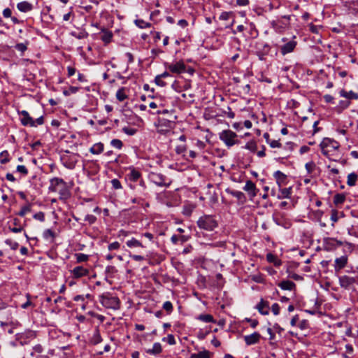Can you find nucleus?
<instances>
[{"instance_id":"obj_37","label":"nucleus","mask_w":358,"mask_h":358,"mask_svg":"<svg viewBox=\"0 0 358 358\" xmlns=\"http://www.w3.org/2000/svg\"><path fill=\"white\" fill-rule=\"evenodd\" d=\"M227 192L238 200L244 201L245 199V194L242 192L235 190H227Z\"/></svg>"},{"instance_id":"obj_1","label":"nucleus","mask_w":358,"mask_h":358,"mask_svg":"<svg viewBox=\"0 0 358 358\" xmlns=\"http://www.w3.org/2000/svg\"><path fill=\"white\" fill-rule=\"evenodd\" d=\"M48 189L50 192H58L60 195V199L66 200L71 196L66 182L60 178L55 177L50 179Z\"/></svg>"},{"instance_id":"obj_40","label":"nucleus","mask_w":358,"mask_h":358,"mask_svg":"<svg viewBox=\"0 0 358 358\" xmlns=\"http://www.w3.org/2000/svg\"><path fill=\"white\" fill-rule=\"evenodd\" d=\"M350 101L349 100H341L340 101L336 108L338 112H341L344 109L347 108L350 106Z\"/></svg>"},{"instance_id":"obj_29","label":"nucleus","mask_w":358,"mask_h":358,"mask_svg":"<svg viewBox=\"0 0 358 358\" xmlns=\"http://www.w3.org/2000/svg\"><path fill=\"white\" fill-rule=\"evenodd\" d=\"M258 46H259V48L260 47L263 48V52L261 53V52H258V53H257L259 59L261 60H262V59H264V56L265 55H267L268 53V52L270 51V46L268 44L264 43H259Z\"/></svg>"},{"instance_id":"obj_8","label":"nucleus","mask_w":358,"mask_h":358,"mask_svg":"<svg viewBox=\"0 0 358 358\" xmlns=\"http://www.w3.org/2000/svg\"><path fill=\"white\" fill-rule=\"evenodd\" d=\"M339 284L341 287L349 289L355 284H358V276L343 275L339 278Z\"/></svg>"},{"instance_id":"obj_25","label":"nucleus","mask_w":358,"mask_h":358,"mask_svg":"<svg viewBox=\"0 0 358 358\" xmlns=\"http://www.w3.org/2000/svg\"><path fill=\"white\" fill-rule=\"evenodd\" d=\"M189 238L186 236H177L173 235L171 238V241L173 244L176 245L178 243L183 244L188 241Z\"/></svg>"},{"instance_id":"obj_58","label":"nucleus","mask_w":358,"mask_h":358,"mask_svg":"<svg viewBox=\"0 0 358 358\" xmlns=\"http://www.w3.org/2000/svg\"><path fill=\"white\" fill-rule=\"evenodd\" d=\"M43 237L45 239H48L49 238H55V233L51 229H46L43 232Z\"/></svg>"},{"instance_id":"obj_63","label":"nucleus","mask_w":358,"mask_h":358,"mask_svg":"<svg viewBox=\"0 0 358 358\" xmlns=\"http://www.w3.org/2000/svg\"><path fill=\"white\" fill-rule=\"evenodd\" d=\"M96 220V218L93 215H87L85 217V221L88 222L90 224H93Z\"/></svg>"},{"instance_id":"obj_16","label":"nucleus","mask_w":358,"mask_h":358,"mask_svg":"<svg viewBox=\"0 0 358 358\" xmlns=\"http://www.w3.org/2000/svg\"><path fill=\"white\" fill-rule=\"evenodd\" d=\"M129 170L130 172L127 174V178L129 182H138L142 180L141 178V174L138 170L134 168H130Z\"/></svg>"},{"instance_id":"obj_62","label":"nucleus","mask_w":358,"mask_h":358,"mask_svg":"<svg viewBox=\"0 0 358 358\" xmlns=\"http://www.w3.org/2000/svg\"><path fill=\"white\" fill-rule=\"evenodd\" d=\"M122 130L125 134L130 135V136L134 135L136 131V130L135 129L129 128V127H124L122 129Z\"/></svg>"},{"instance_id":"obj_2","label":"nucleus","mask_w":358,"mask_h":358,"mask_svg":"<svg viewBox=\"0 0 358 358\" xmlns=\"http://www.w3.org/2000/svg\"><path fill=\"white\" fill-rule=\"evenodd\" d=\"M320 146L322 153L330 159H332L333 157L338 155L340 144L332 138H324ZM333 160L335 159H333Z\"/></svg>"},{"instance_id":"obj_57","label":"nucleus","mask_w":358,"mask_h":358,"mask_svg":"<svg viewBox=\"0 0 358 358\" xmlns=\"http://www.w3.org/2000/svg\"><path fill=\"white\" fill-rule=\"evenodd\" d=\"M16 170L17 172L22 173L24 176H26L28 174V170L24 165H18L16 168Z\"/></svg>"},{"instance_id":"obj_17","label":"nucleus","mask_w":358,"mask_h":358,"mask_svg":"<svg viewBox=\"0 0 358 358\" xmlns=\"http://www.w3.org/2000/svg\"><path fill=\"white\" fill-rule=\"evenodd\" d=\"M296 45V42L294 41H289L288 43L283 45L280 48L281 53L285 55L289 52H292Z\"/></svg>"},{"instance_id":"obj_56","label":"nucleus","mask_w":358,"mask_h":358,"mask_svg":"<svg viewBox=\"0 0 358 358\" xmlns=\"http://www.w3.org/2000/svg\"><path fill=\"white\" fill-rule=\"evenodd\" d=\"M164 341H166L169 345H175L176 344V339L173 334H169L166 338H163Z\"/></svg>"},{"instance_id":"obj_53","label":"nucleus","mask_w":358,"mask_h":358,"mask_svg":"<svg viewBox=\"0 0 358 358\" xmlns=\"http://www.w3.org/2000/svg\"><path fill=\"white\" fill-rule=\"evenodd\" d=\"M338 218H339V217H338V211L336 210H332L331 214V220L332 221V224H331L332 226H334V223L338 222Z\"/></svg>"},{"instance_id":"obj_44","label":"nucleus","mask_w":358,"mask_h":358,"mask_svg":"<svg viewBox=\"0 0 358 358\" xmlns=\"http://www.w3.org/2000/svg\"><path fill=\"white\" fill-rule=\"evenodd\" d=\"M105 271L107 276L113 278L114 275L117 272V270L114 266H106Z\"/></svg>"},{"instance_id":"obj_12","label":"nucleus","mask_w":358,"mask_h":358,"mask_svg":"<svg viewBox=\"0 0 358 358\" xmlns=\"http://www.w3.org/2000/svg\"><path fill=\"white\" fill-rule=\"evenodd\" d=\"M71 273L74 278H80L87 275L89 274V270L83 266H78L71 271Z\"/></svg>"},{"instance_id":"obj_23","label":"nucleus","mask_w":358,"mask_h":358,"mask_svg":"<svg viewBox=\"0 0 358 358\" xmlns=\"http://www.w3.org/2000/svg\"><path fill=\"white\" fill-rule=\"evenodd\" d=\"M17 8L20 11L26 13L30 11L33 6L30 3L27 1H22L17 4Z\"/></svg>"},{"instance_id":"obj_27","label":"nucleus","mask_w":358,"mask_h":358,"mask_svg":"<svg viewBox=\"0 0 358 358\" xmlns=\"http://www.w3.org/2000/svg\"><path fill=\"white\" fill-rule=\"evenodd\" d=\"M103 150V144L101 143H97L94 144L90 149L91 153L94 155H99Z\"/></svg>"},{"instance_id":"obj_38","label":"nucleus","mask_w":358,"mask_h":358,"mask_svg":"<svg viewBox=\"0 0 358 358\" xmlns=\"http://www.w3.org/2000/svg\"><path fill=\"white\" fill-rule=\"evenodd\" d=\"M10 161L9 153L7 150H4L0 153V163L6 164Z\"/></svg>"},{"instance_id":"obj_45","label":"nucleus","mask_w":358,"mask_h":358,"mask_svg":"<svg viewBox=\"0 0 358 358\" xmlns=\"http://www.w3.org/2000/svg\"><path fill=\"white\" fill-rule=\"evenodd\" d=\"M75 257L78 263L87 262L89 259V256L83 253H76Z\"/></svg>"},{"instance_id":"obj_11","label":"nucleus","mask_w":358,"mask_h":358,"mask_svg":"<svg viewBox=\"0 0 358 358\" xmlns=\"http://www.w3.org/2000/svg\"><path fill=\"white\" fill-rule=\"evenodd\" d=\"M243 189L244 191L248 192L251 199L255 197L258 192V189H257L255 184L250 180H248L246 181Z\"/></svg>"},{"instance_id":"obj_55","label":"nucleus","mask_w":358,"mask_h":358,"mask_svg":"<svg viewBox=\"0 0 358 358\" xmlns=\"http://www.w3.org/2000/svg\"><path fill=\"white\" fill-rule=\"evenodd\" d=\"M136 24L141 29L147 28L150 27V24L146 22H144L142 20H136Z\"/></svg>"},{"instance_id":"obj_59","label":"nucleus","mask_w":358,"mask_h":358,"mask_svg":"<svg viewBox=\"0 0 358 358\" xmlns=\"http://www.w3.org/2000/svg\"><path fill=\"white\" fill-rule=\"evenodd\" d=\"M33 217L35 220H39L41 222H43L45 220V214L43 212H38L34 214Z\"/></svg>"},{"instance_id":"obj_6","label":"nucleus","mask_w":358,"mask_h":358,"mask_svg":"<svg viewBox=\"0 0 358 358\" xmlns=\"http://www.w3.org/2000/svg\"><path fill=\"white\" fill-rule=\"evenodd\" d=\"M219 136L220 139L229 148L239 143L237 134L230 129L223 130Z\"/></svg>"},{"instance_id":"obj_34","label":"nucleus","mask_w":358,"mask_h":358,"mask_svg":"<svg viewBox=\"0 0 358 358\" xmlns=\"http://www.w3.org/2000/svg\"><path fill=\"white\" fill-rule=\"evenodd\" d=\"M116 98L120 101H123L127 99V95L125 93V88L121 87L116 92Z\"/></svg>"},{"instance_id":"obj_14","label":"nucleus","mask_w":358,"mask_h":358,"mask_svg":"<svg viewBox=\"0 0 358 358\" xmlns=\"http://www.w3.org/2000/svg\"><path fill=\"white\" fill-rule=\"evenodd\" d=\"M261 335L258 332H254L252 334L244 336L243 339L248 345H255L259 342Z\"/></svg>"},{"instance_id":"obj_36","label":"nucleus","mask_w":358,"mask_h":358,"mask_svg":"<svg viewBox=\"0 0 358 358\" xmlns=\"http://www.w3.org/2000/svg\"><path fill=\"white\" fill-rule=\"evenodd\" d=\"M357 180V175L355 173H351L348 176L347 184L349 186H354Z\"/></svg>"},{"instance_id":"obj_18","label":"nucleus","mask_w":358,"mask_h":358,"mask_svg":"<svg viewBox=\"0 0 358 358\" xmlns=\"http://www.w3.org/2000/svg\"><path fill=\"white\" fill-rule=\"evenodd\" d=\"M256 308L262 315H266L268 314V302L264 301L263 299H261L260 302L257 305Z\"/></svg>"},{"instance_id":"obj_60","label":"nucleus","mask_w":358,"mask_h":358,"mask_svg":"<svg viewBox=\"0 0 358 358\" xmlns=\"http://www.w3.org/2000/svg\"><path fill=\"white\" fill-rule=\"evenodd\" d=\"M112 186L115 189H119L122 188V185L119 180L117 179H113L111 180Z\"/></svg>"},{"instance_id":"obj_50","label":"nucleus","mask_w":358,"mask_h":358,"mask_svg":"<svg viewBox=\"0 0 358 358\" xmlns=\"http://www.w3.org/2000/svg\"><path fill=\"white\" fill-rule=\"evenodd\" d=\"M159 125L165 126L168 128H172V126L173 124V122L171 120H166L164 118H160L159 120Z\"/></svg>"},{"instance_id":"obj_20","label":"nucleus","mask_w":358,"mask_h":358,"mask_svg":"<svg viewBox=\"0 0 358 358\" xmlns=\"http://www.w3.org/2000/svg\"><path fill=\"white\" fill-rule=\"evenodd\" d=\"M213 353L208 350H203L198 353H193L190 355L189 358H211Z\"/></svg>"},{"instance_id":"obj_3","label":"nucleus","mask_w":358,"mask_h":358,"mask_svg":"<svg viewBox=\"0 0 358 358\" xmlns=\"http://www.w3.org/2000/svg\"><path fill=\"white\" fill-rule=\"evenodd\" d=\"M100 303L106 308L117 310L120 308V301L118 297L110 292H105L99 296Z\"/></svg>"},{"instance_id":"obj_19","label":"nucleus","mask_w":358,"mask_h":358,"mask_svg":"<svg viewBox=\"0 0 358 358\" xmlns=\"http://www.w3.org/2000/svg\"><path fill=\"white\" fill-rule=\"evenodd\" d=\"M36 337V332L32 330H27L20 334V338L23 340V343L27 344V339L32 340Z\"/></svg>"},{"instance_id":"obj_28","label":"nucleus","mask_w":358,"mask_h":358,"mask_svg":"<svg viewBox=\"0 0 358 358\" xmlns=\"http://www.w3.org/2000/svg\"><path fill=\"white\" fill-rule=\"evenodd\" d=\"M162 345L159 343H155L151 349L146 350V352L149 355H158L162 352Z\"/></svg>"},{"instance_id":"obj_47","label":"nucleus","mask_w":358,"mask_h":358,"mask_svg":"<svg viewBox=\"0 0 358 358\" xmlns=\"http://www.w3.org/2000/svg\"><path fill=\"white\" fill-rule=\"evenodd\" d=\"M244 148L254 152L257 150V145L255 141H251L247 143Z\"/></svg>"},{"instance_id":"obj_30","label":"nucleus","mask_w":358,"mask_h":358,"mask_svg":"<svg viewBox=\"0 0 358 358\" xmlns=\"http://www.w3.org/2000/svg\"><path fill=\"white\" fill-rule=\"evenodd\" d=\"M197 320L202 321L206 323H215V321L213 319V317L210 314H201L199 315L197 317Z\"/></svg>"},{"instance_id":"obj_54","label":"nucleus","mask_w":358,"mask_h":358,"mask_svg":"<svg viewBox=\"0 0 358 358\" xmlns=\"http://www.w3.org/2000/svg\"><path fill=\"white\" fill-rule=\"evenodd\" d=\"M120 248V243L117 241H115L112 243H110L108 246V249L109 251L117 250Z\"/></svg>"},{"instance_id":"obj_7","label":"nucleus","mask_w":358,"mask_h":358,"mask_svg":"<svg viewBox=\"0 0 358 358\" xmlns=\"http://www.w3.org/2000/svg\"><path fill=\"white\" fill-rule=\"evenodd\" d=\"M164 65L165 67L172 73L180 74L186 71V65L182 60L171 63H165Z\"/></svg>"},{"instance_id":"obj_49","label":"nucleus","mask_w":358,"mask_h":358,"mask_svg":"<svg viewBox=\"0 0 358 358\" xmlns=\"http://www.w3.org/2000/svg\"><path fill=\"white\" fill-rule=\"evenodd\" d=\"M5 243L6 245L10 246V248L13 250H15L18 248L19 244L16 241H15L12 239H10V238L6 239L5 241Z\"/></svg>"},{"instance_id":"obj_31","label":"nucleus","mask_w":358,"mask_h":358,"mask_svg":"<svg viewBox=\"0 0 358 358\" xmlns=\"http://www.w3.org/2000/svg\"><path fill=\"white\" fill-rule=\"evenodd\" d=\"M11 315L12 314L10 309L3 310L0 313V315L2 319H5L6 321L9 322L10 324H13V322L12 321Z\"/></svg>"},{"instance_id":"obj_46","label":"nucleus","mask_w":358,"mask_h":358,"mask_svg":"<svg viewBox=\"0 0 358 358\" xmlns=\"http://www.w3.org/2000/svg\"><path fill=\"white\" fill-rule=\"evenodd\" d=\"M43 352V348L41 344H37L32 348V352L30 353L31 357H34L36 353L41 354Z\"/></svg>"},{"instance_id":"obj_13","label":"nucleus","mask_w":358,"mask_h":358,"mask_svg":"<svg viewBox=\"0 0 358 358\" xmlns=\"http://www.w3.org/2000/svg\"><path fill=\"white\" fill-rule=\"evenodd\" d=\"M129 186L131 189L141 195L144 194L146 188L145 183L143 180H141L138 182H129Z\"/></svg>"},{"instance_id":"obj_32","label":"nucleus","mask_w":358,"mask_h":358,"mask_svg":"<svg viewBox=\"0 0 358 358\" xmlns=\"http://www.w3.org/2000/svg\"><path fill=\"white\" fill-rule=\"evenodd\" d=\"M274 177L279 187H281L282 183L284 182L286 179V176L280 171H277L274 173Z\"/></svg>"},{"instance_id":"obj_43","label":"nucleus","mask_w":358,"mask_h":358,"mask_svg":"<svg viewBox=\"0 0 358 358\" xmlns=\"http://www.w3.org/2000/svg\"><path fill=\"white\" fill-rule=\"evenodd\" d=\"M101 341H102V338L100 335V333L98 330H96L93 334L92 338V343L94 345H97V344L100 343Z\"/></svg>"},{"instance_id":"obj_5","label":"nucleus","mask_w":358,"mask_h":358,"mask_svg":"<svg viewBox=\"0 0 358 358\" xmlns=\"http://www.w3.org/2000/svg\"><path fill=\"white\" fill-rule=\"evenodd\" d=\"M197 226L201 229L213 231L217 227V222L212 215H205L199 217L196 222Z\"/></svg>"},{"instance_id":"obj_15","label":"nucleus","mask_w":358,"mask_h":358,"mask_svg":"<svg viewBox=\"0 0 358 358\" xmlns=\"http://www.w3.org/2000/svg\"><path fill=\"white\" fill-rule=\"evenodd\" d=\"M348 264V257L346 255L336 258L334 261V269L338 272L343 269Z\"/></svg>"},{"instance_id":"obj_35","label":"nucleus","mask_w":358,"mask_h":358,"mask_svg":"<svg viewBox=\"0 0 358 358\" xmlns=\"http://www.w3.org/2000/svg\"><path fill=\"white\" fill-rule=\"evenodd\" d=\"M345 196L343 194H336L334 196V203L336 205H341L345 201Z\"/></svg>"},{"instance_id":"obj_48","label":"nucleus","mask_w":358,"mask_h":358,"mask_svg":"<svg viewBox=\"0 0 358 358\" xmlns=\"http://www.w3.org/2000/svg\"><path fill=\"white\" fill-rule=\"evenodd\" d=\"M307 172L310 174L313 173L316 169V165L313 162H310L305 165Z\"/></svg>"},{"instance_id":"obj_21","label":"nucleus","mask_w":358,"mask_h":358,"mask_svg":"<svg viewBox=\"0 0 358 358\" xmlns=\"http://www.w3.org/2000/svg\"><path fill=\"white\" fill-rule=\"evenodd\" d=\"M113 38V33L110 31H108L107 29H103L100 38L105 43H109Z\"/></svg>"},{"instance_id":"obj_61","label":"nucleus","mask_w":358,"mask_h":358,"mask_svg":"<svg viewBox=\"0 0 358 358\" xmlns=\"http://www.w3.org/2000/svg\"><path fill=\"white\" fill-rule=\"evenodd\" d=\"M155 83L160 86V87H165L166 85V83L162 80V78L159 77V75H157L155 78Z\"/></svg>"},{"instance_id":"obj_39","label":"nucleus","mask_w":358,"mask_h":358,"mask_svg":"<svg viewBox=\"0 0 358 358\" xmlns=\"http://www.w3.org/2000/svg\"><path fill=\"white\" fill-rule=\"evenodd\" d=\"M29 45V42L28 41H26L24 43H17L15 45V48L20 52L21 53H24L27 50V46Z\"/></svg>"},{"instance_id":"obj_9","label":"nucleus","mask_w":358,"mask_h":358,"mask_svg":"<svg viewBox=\"0 0 358 358\" xmlns=\"http://www.w3.org/2000/svg\"><path fill=\"white\" fill-rule=\"evenodd\" d=\"M324 248L327 251L336 249L343 245V242L334 238H324L323 240Z\"/></svg>"},{"instance_id":"obj_33","label":"nucleus","mask_w":358,"mask_h":358,"mask_svg":"<svg viewBox=\"0 0 358 358\" xmlns=\"http://www.w3.org/2000/svg\"><path fill=\"white\" fill-rule=\"evenodd\" d=\"M126 245L128 248H143V245L141 243V242H140L139 241L134 238L128 240L126 243Z\"/></svg>"},{"instance_id":"obj_64","label":"nucleus","mask_w":358,"mask_h":358,"mask_svg":"<svg viewBox=\"0 0 358 358\" xmlns=\"http://www.w3.org/2000/svg\"><path fill=\"white\" fill-rule=\"evenodd\" d=\"M271 310L275 315H278L280 313V306L278 303H273L271 306Z\"/></svg>"},{"instance_id":"obj_26","label":"nucleus","mask_w":358,"mask_h":358,"mask_svg":"<svg viewBox=\"0 0 358 358\" xmlns=\"http://www.w3.org/2000/svg\"><path fill=\"white\" fill-rule=\"evenodd\" d=\"M278 286L284 290H292L295 287V284L291 280H283L278 284Z\"/></svg>"},{"instance_id":"obj_42","label":"nucleus","mask_w":358,"mask_h":358,"mask_svg":"<svg viewBox=\"0 0 358 358\" xmlns=\"http://www.w3.org/2000/svg\"><path fill=\"white\" fill-rule=\"evenodd\" d=\"M31 210V205L28 203L27 205L22 206L21 210L17 213V215L20 217H24L27 213Z\"/></svg>"},{"instance_id":"obj_41","label":"nucleus","mask_w":358,"mask_h":358,"mask_svg":"<svg viewBox=\"0 0 358 358\" xmlns=\"http://www.w3.org/2000/svg\"><path fill=\"white\" fill-rule=\"evenodd\" d=\"M19 223H20V220L17 218L13 219V224L15 225V227H10L9 229L13 233L21 232L22 231V227L20 226L17 227V225H19Z\"/></svg>"},{"instance_id":"obj_10","label":"nucleus","mask_w":358,"mask_h":358,"mask_svg":"<svg viewBox=\"0 0 358 358\" xmlns=\"http://www.w3.org/2000/svg\"><path fill=\"white\" fill-rule=\"evenodd\" d=\"M150 180L151 182L155 183V185L158 186H169V182H166V178L164 175L162 173H150L149 175Z\"/></svg>"},{"instance_id":"obj_24","label":"nucleus","mask_w":358,"mask_h":358,"mask_svg":"<svg viewBox=\"0 0 358 358\" xmlns=\"http://www.w3.org/2000/svg\"><path fill=\"white\" fill-rule=\"evenodd\" d=\"M291 193H292L291 187L281 189V187H279V193H278L277 197L279 199L289 198L291 195Z\"/></svg>"},{"instance_id":"obj_51","label":"nucleus","mask_w":358,"mask_h":358,"mask_svg":"<svg viewBox=\"0 0 358 358\" xmlns=\"http://www.w3.org/2000/svg\"><path fill=\"white\" fill-rule=\"evenodd\" d=\"M110 145L118 149V150H120L122 149V146H123V143L120 140V139H113L111 141H110Z\"/></svg>"},{"instance_id":"obj_22","label":"nucleus","mask_w":358,"mask_h":358,"mask_svg":"<svg viewBox=\"0 0 358 358\" xmlns=\"http://www.w3.org/2000/svg\"><path fill=\"white\" fill-rule=\"evenodd\" d=\"M339 93L341 96L345 97L348 99L349 101L350 99H358V94L354 92L353 91L346 92L345 90H342L340 91Z\"/></svg>"},{"instance_id":"obj_52","label":"nucleus","mask_w":358,"mask_h":358,"mask_svg":"<svg viewBox=\"0 0 358 358\" xmlns=\"http://www.w3.org/2000/svg\"><path fill=\"white\" fill-rule=\"evenodd\" d=\"M163 308L169 313L170 314L173 310V307L171 301H165L163 304Z\"/></svg>"},{"instance_id":"obj_4","label":"nucleus","mask_w":358,"mask_h":358,"mask_svg":"<svg viewBox=\"0 0 358 358\" xmlns=\"http://www.w3.org/2000/svg\"><path fill=\"white\" fill-rule=\"evenodd\" d=\"M18 113L22 116L20 122L23 126L36 127L38 125H42L44 123L43 116H41L34 120L27 110L18 111Z\"/></svg>"}]
</instances>
